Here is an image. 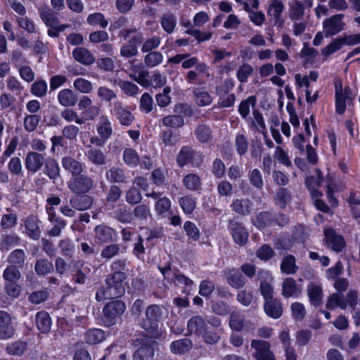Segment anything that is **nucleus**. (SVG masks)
<instances>
[{
    "label": "nucleus",
    "instance_id": "1",
    "mask_svg": "<svg viewBox=\"0 0 360 360\" xmlns=\"http://www.w3.org/2000/svg\"><path fill=\"white\" fill-rule=\"evenodd\" d=\"M162 316L161 307L158 304H150L145 311V316L139 319V326L150 338L158 339L160 333L158 330L159 323Z\"/></svg>",
    "mask_w": 360,
    "mask_h": 360
},
{
    "label": "nucleus",
    "instance_id": "2",
    "mask_svg": "<svg viewBox=\"0 0 360 360\" xmlns=\"http://www.w3.org/2000/svg\"><path fill=\"white\" fill-rule=\"evenodd\" d=\"M123 282L124 281L113 279L106 276L105 279V285L100 287L96 292V301L117 300V298L123 296L125 293Z\"/></svg>",
    "mask_w": 360,
    "mask_h": 360
},
{
    "label": "nucleus",
    "instance_id": "3",
    "mask_svg": "<svg viewBox=\"0 0 360 360\" xmlns=\"http://www.w3.org/2000/svg\"><path fill=\"white\" fill-rule=\"evenodd\" d=\"M204 156L200 151H197L191 146H184L176 155V161L179 167L191 165L199 167L203 163Z\"/></svg>",
    "mask_w": 360,
    "mask_h": 360
},
{
    "label": "nucleus",
    "instance_id": "4",
    "mask_svg": "<svg viewBox=\"0 0 360 360\" xmlns=\"http://www.w3.org/2000/svg\"><path fill=\"white\" fill-rule=\"evenodd\" d=\"M125 309V303L121 300H112L108 302L103 309L104 324L108 327L115 325Z\"/></svg>",
    "mask_w": 360,
    "mask_h": 360
},
{
    "label": "nucleus",
    "instance_id": "5",
    "mask_svg": "<svg viewBox=\"0 0 360 360\" xmlns=\"http://www.w3.org/2000/svg\"><path fill=\"white\" fill-rule=\"evenodd\" d=\"M227 229L236 244L239 246H244L247 244L249 233L241 222L237 221L236 218L231 219L228 221Z\"/></svg>",
    "mask_w": 360,
    "mask_h": 360
},
{
    "label": "nucleus",
    "instance_id": "6",
    "mask_svg": "<svg viewBox=\"0 0 360 360\" xmlns=\"http://www.w3.org/2000/svg\"><path fill=\"white\" fill-rule=\"evenodd\" d=\"M326 245L335 252H341L346 248V241L343 236L338 234L333 228L323 230Z\"/></svg>",
    "mask_w": 360,
    "mask_h": 360
},
{
    "label": "nucleus",
    "instance_id": "7",
    "mask_svg": "<svg viewBox=\"0 0 360 360\" xmlns=\"http://www.w3.org/2000/svg\"><path fill=\"white\" fill-rule=\"evenodd\" d=\"M110 112L122 126L129 127L135 120V117L129 110V107L124 105L120 101L114 102Z\"/></svg>",
    "mask_w": 360,
    "mask_h": 360
},
{
    "label": "nucleus",
    "instance_id": "8",
    "mask_svg": "<svg viewBox=\"0 0 360 360\" xmlns=\"http://www.w3.org/2000/svg\"><path fill=\"white\" fill-rule=\"evenodd\" d=\"M92 186L91 178L80 173L72 177L68 187L72 192L76 194H84L89 191Z\"/></svg>",
    "mask_w": 360,
    "mask_h": 360
},
{
    "label": "nucleus",
    "instance_id": "9",
    "mask_svg": "<svg viewBox=\"0 0 360 360\" xmlns=\"http://www.w3.org/2000/svg\"><path fill=\"white\" fill-rule=\"evenodd\" d=\"M251 347L255 349V358L256 360H276L273 352L271 350L270 343L262 340H253Z\"/></svg>",
    "mask_w": 360,
    "mask_h": 360
},
{
    "label": "nucleus",
    "instance_id": "10",
    "mask_svg": "<svg viewBox=\"0 0 360 360\" xmlns=\"http://www.w3.org/2000/svg\"><path fill=\"white\" fill-rule=\"evenodd\" d=\"M342 18V14H336L323 21V26L326 38L334 36L343 30L345 23Z\"/></svg>",
    "mask_w": 360,
    "mask_h": 360
},
{
    "label": "nucleus",
    "instance_id": "11",
    "mask_svg": "<svg viewBox=\"0 0 360 360\" xmlns=\"http://www.w3.org/2000/svg\"><path fill=\"white\" fill-rule=\"evenodd\" d=\"M283 10L284 5L281 0L270 1L267 9V15L274 18V26L276 27L278 30L282 29L284 26L285 20L281 16Z\"/></svg>",
    "mask_w": 360,
    "mask_h": 360
},
{
    "label": "nucleus",
    "instance_id": "12",
    "mask_svg": "<svg viewBox=\"0 0 360 360\" xmlns=\"http://www.w3.org/2000/svg\"><path fill=\"white\" fill-rule=\"evenodd\" d=\"M128 262L126 258L115 259L110 264L111 273L107 276L113 279L124 281L128 276Z\"/></svg>",
    "mask_w": 360,
    "mask_h": 360
},
{
    "label": "nucleus",
    "instance_id": "13",
    "mask_svg": "<svg viewBox=\"0 0 360 360\" xmlns=\"http://www.w3.org/2000/svg\"><path fill=\"white\" fill-rule=\"evenodd\" d=\"M45 160L44 155L36 151H30L25 156V165L28 172L36 173L42 168Z\"/></svg>",
    "mask_w": 360,
    "mask_h": 360
},
{
    "label": "nucleus",
    "instance_id": "14",
    "mask_svg": "<svg viewBox=\"0 0 360 360\" xmlns=\"http://www.w3.org/2000/svg\"><path fill=\"white\" fill-rule=\"evenodd\" d=\"M274 217H275V211H262L252 218V223L258 229L263 230L266 227L274 226Z\"/></svg>",
    "mask_w": 360,
    "mask_h": 360
},
{
    "label": "nucleus",
    "instance_id": "15",
    "mask_svg": "<svg viewBox=\"0 0 360 360\" xmlns=\"http://www.w3.org/2000/svg\"><path fill=\"white\" fill-rule=\"evenodd\" d=\"M225 276L227 283L235 289L243 288L247 283V279L240 269L237 268L227 269L225 271Z\"/></svg>",
    "mask_w": 360,
    "mask_h": 360
},
{
    "label": "nucleus",
    "instance_id": "16",
    "mask_svg": "<svg viewBox=\"0 0 360 360\" xmlns=\"http://www.w3.org/2000/svg\"><path fill=\"white\" fill-rule=\"evenodd\" d=\"M263 307L266 316L271 319H278L283 315V304L276 297L264 301Z\"/></svg>",
    "mask_w": 360,
    "mask_h": 360
},
{
    "label": "nucleus",
    "instance_id": "17",
    "mask_svg": "<svg viewBox=\"0 0 360 360\" xmlns=\"http://www.w3.org/2000/svg\"><path fill=\"white\" fill-rule=\"evenodd\" d=\"M15 333L10 314L0 310V340L12 338Z\"/></svg>",
    "mask_w": 360,
    "mask_h": 360
},
{
    "label": "nucleus",
    "instance_id": "18",
    "mask_svg": "<svg viewBox=\"0 0 360 360\" xmlns=\"http://www.w3.org/2000/svg\"><path fill=\"white\" fill-rule=\"evenodd\" d=\"M41 221L35 215L31 214L25 220V228L27 236L34 240H37L41 236L40 229Z\"/></svg>",
    "mask_w": 360,
    "mask_h": 360
},
{
    "label": "nucleus",
    "instance_id": "19",
    "mask_svg": "<svg viewBox=\"0 0 360 360\" xmlns=\"http://www.w3.org/2000/svg\"><path fill=\"white\" fill-rule=\"evenodd\" d=\"M207 326V321L201 316H193L187 322V333L200 336Z\"/></svg>",
    "mask_w": 360,
    "mask_h": 360
},
{
    "label": "nucleus",
    "instance_id": "20",
    "mask_svg": "<svg viewBox=\"0 0 360 360\" xmlns=\"http://www.w3.org/2000/svg\"><path fill=\"white\" fill-rule=\"evenodd\" d=\"M335 88V112L340 115H343L346 110V101L342 96V83L340 79L334 81Z\"/></svg>",
    "mask_w": 360,
    "mask_h": 360
},
{
    "label": "nucleus",
    "instance_id": "21",
    "mask_svg": "<svg viewBox=\"0 0 360 360\" xmlns=\"http://www.w3.org/2000/svg\"><path fill=\"white\" fill-rule=\"evenodd\" d=\"M43 172L53 183L60 177V168L58 162L53 158L48 157L44 163Z\"/></svg>",
    "mask_w": 360,
    "mask_h": 360
},
{
    "label": "nucleus",
    "instance_id": "22",
    "mask_svg": "<svg viewBox=\"0 0 360 360\" xmlns=\"http://www.w3.org/2000/svg\"><path fill=\"white\" fill-rule=\"evenodd\" d=\"M35 324L41 333H49L52 325V320L49 314L44 310L37 312L35 315Z\"/></svg>",
    "mask_w": 360,
    "mask_h": 360
},
{
    "label": "nucleus",
    "instance_id": "23",
    "mask_svg": "<svg viewBox=\"0 0 360 360\" xmlns=\"http://www.w3.org/2000/svg\"><path fill=\"white\" fill-rule=\"evenodd\" d=\"M72 57L77 62L86 66H90L95 62V57L93 53L84 47L74 49Z\"/></svg>",
    "mask_w": 360,
    "mask_h": 360
},
{
    "label": "nucleus",
    "instance_id": "24",
    "mask_svg": "<svg viewBox=\"0 0 360 360\" xmlns=\"http://www.w3.org/2000/svg\"><path fill=\"white\" fill-rule=\"evenodd\" d=\"M70 205L77 210H86L91 207L93 204V198L90 195L84 194H77L70 200Z\"/></svg>",
    "mask_w": 360,
    "mask_h": 360
},
{
    "label": "nucleus",
    "instance_id": "25",
    "mask_svg": "<svg viewBox=\"0 0 360 360\" xmlns=\"http://www.w3.org/2000/svg\"><path fill=\"white\" fill-rule=\"evenodd\" d=\"M95 238L98 243H105L112 241L115 231L113 229L103 225H98L95 227Z\"/></svg>",
    "mask_w": 360,
    "mask_h": 360
},
{
    "label": "nucleus",
    "instance_id": "26",
    "mask_svg": "<svg viewBox=\"0 0 360 360\" xmlns=\"http://www.w3.org/2000/svg\"><path fill=\"white\" fill-rule=\"evenodd\" d=\"M133 75L130 77L141 86H146L149 77V72L146 69V65L143 63L135 65L132 68Z\"/></svg>",
    "mask_w": 360,
    "mask_h": 360
},
{
    "label": "nucleus",
    "instance_id": "27",
    "mask_svg": "<svg viewBox=\"0 0 360 360\" xmlns=\"http://www.w3.org/2000/svg\"><path fill=\"white\" fill-rule=\"evenodd\" d=\"M63 167L72 173V177L82 173L83 165L70 156H65L61 160Z\"/></svg>",
    "mask_w": 360,
    "mask_h": 360
},
{
    "label": "nucleus",
    "instance_id": "28",
    "mask_svg": "<svg viewBox=\"0 0 360 360\" xmlns=\"http://www.w3.org/2000/svg\"><path fill=\"white\" fill-rule=\"evenodd\" d=\"M155 354L152 344L143 343L133 354V360H152Z\"/></svg>",
    "mask_w": 360,
    "mask_h": 360
},
{
    "label": "nucleus",
    "instance_id": "29",
    "mask_svg": "<svg viewBox=\"0 0 360 360\" xmlns=\"http://www.w3.org/2000/svg\"><path fill=\"white\" fill-rule=\"evenodd\" d=\"M307 295L310 304L315 307H318L322 303L323 290L320 285L312 283L307 288Z\"/></svg>",
    "mask_w": 360,
    "mask_h": 360
},
{
    "label": "nucleus",
    "instance_id": "30",
    "mask_svg": "<svg viewBox=\"0 0 360 360\" xmlns=\"http://www.w3.org/2000/svg\"><path fill=\"white\" fill-rule=\"evenodd\" d=\"M192 345V341L190 339L183 338L172 341L169 347L172 353L182 355L191 349Z\"/></svg>",
    "mask_w": 360,
    "mask_h": 360
},
{
    "label": "nucleus",
    "instance_id": "31",
    "mask_svg": "<svg viewBox=\"0 0 360 360\" xmlns=\"http://www.w3.org/2000/svg\"><path fill=\"white\" fill-rule=\"evenodd\" d=\"M183 185L189 191L198 193L202 191V180L196 174H187L183 179Z\"/></svg>",
    "mask_w": 360,
    "mask_h": 360
},
{
    "label": "nucleus",
    "instance_id": "32",
    "mask_svg": "<svg viewBox=\"0 0 360 360\" xmlns=\"http://www.w3.org/2000/svg\"><path fill=\"white\" fill-rule=\"evenodd\" d=\"M252 203L249 199H235L233 200L231 210L242 216H247L251 212Z\"/></svg>",
    "mask_w": 360,
    "mask_h": 360
},
{
    "label": "nucleus",
    "instance_id": "33",
    "mask_svg": "<svg viewBox=\"0 0 360 360\" xmlns=\"http://www.w3.org/2000/svg\"><path fill=\"white\" fill-rule=\"evenodd\" d=\"M196 139L200 143H207L212 139V131L210 127L205 124H200L194 130Z\"/></svg>",
    "mask_w": 360,
    "mask_h": 360
},
{
    "label": "nucleus",
    "instance_id": "34",
    "mask_svg": "<svg viewBox=\"0 0 360 360\" xmlns=\"http://www.w3.org/2000/svg\"><path fill=\"white\" fill-rule=\"evenodd\" d=\"M58 101L61 105L70 107L76 104L77 98L72 90L63 89L58 92Z\"/></svg>",
    "mask_w": 360,
    "mask_h": 360
},
{
    "label": "nucleus",
    "instance_id": "35",
    "mask_svg": "<svg viewBox=\"0 0 360 360\" xmlns=\"http://www.w3.org/2000/svg\"><path fill=\"white\" fill-rule=\"evenodd\" d=\"M280 268L281 272L285 274H295L299 269L296 264L295 257L292 255L285 256L281 261Z\"/></svg>",
    "mask_w": 360,
    "mask_h": 360
},
{
    "label": "nucleus",
    "instance_id": "36",
    "mask_svg": "<svg viewBox=\"0 0 360 360\" xmlns=\"http://www.w3.org/2000/svg\"><path fill=\"white\" fill-rule=\"evenodd\" d=\"M86 156L88 160L95 165L101 166L106 163V156L99 148L90 146L86 153Z\"/></svg>",
    "mask_w": 360,
    "mask_h": 360
},
{
    "label": "nucleus",
    "instance_id": "37",
    "mask_svg": "<svg viewBox=\"0 0 360 360\" xmlns=\"http://www.w3.org/2000/svg\"><path fill=\"white\" fill-rule=\"evenodd\" d=\"M105 338V333L99 328H91L86 330L84 334L86 343L91 345H97Z\"/></svg>",
    "mask_w": 360,
    "mask_h": 360
},
{
    "label": "nucleus",
    "instance_id": "38",
    "mask_svg": "<svg viewBox=\"0 0 360 360\" xmlns=\"http://www.w3.org/2000/svg\"><path fill=\"white\" fill-rule=\"evenodd\" d=\"M171 206L172 202L169 198L166 196L161 197L155 203V210L158 215L165 217L167 213L173 214Z\"/></svg>",
    "mask_w": 360,
    "mask_h": 360
},
{
    "label": "nucleus",
    "instance_id": "39",
    "mask_svg": "<svg viewBox=\"0 0 360 360\" xmlns=\"http://www.w3.org/2000/svg\"><path fill=\"white\" fill-rule=\"evenodd\" d=\"M123 162L131 168H135L139 163V155L137 151L132 148H125L122 155Z\"/></svg>",
    "mask_w": 360,
    "mask_h": 360
},
{
    "label": "nucleus",
    "instance_id": "40",
    "mask_svg": "<svg viewBox=\"0 0 360 360\" xmlns=\"http://www.w3.org/2000/svg\"><path fill=\"white\" fill-rule=\"evenodd\" d=\"M347 202L352 217L355 219H360V199L356 197V191L349 192Z\"/></svg>",
    "mask_w": 360,
    "mask_h": 360
},
{
    "label": "nucleus",
    "instance_id": "41",
    "mask_svg": "<svg viewBox=\"0 0 360 360\" xmlns=\"http://www.w3.org/2000/svg\"><path fill=\"white\" fill-rule=\"evenodd\" d=\"M53 264L47 259H37L34 264V271L38 276H46L53 271Z\"/></svg>",
    "mask_w": 360,
    "mask_h": 360
},
{
    "label": "nucleus",
    "instance_id": "42",
    "mask_svg": "<svg viewBox=\"0 0 360 360\" xmlns=\"http://www.w3.org/2000/svg\"><path fill=\"white\" fill-rule=\"evenodd\" d=\"M86 22L92 27H100L105 29L108 25V20L105 19V15L101 12L90 13L86 18Z\"/></svg>",
    "mask_w": 360,
    "mask_h": 360
},
{
    "label": "nucleus",
    "instance_id": "43",
    "mask_svg": "<svg viewBox=\"0 0 360 360\" xmlns=\"http://www.w3.org/2000/svg\"><path fill=\"white\" fill-rule=\"evenodd\" d=\"M97 131L101 138L108 140L112 134V123L107 117H102L97 127Z\"/></svg>",
    "mask_w": 360,
    "mask_h": 360
},
{
    "label": "nucleus",
    "instance_id": "44",
    "mask_svg": "<svg viewBox=\"0 0 360 360\" xmlns=\"http://www.w3.org/2000/svg\"><path fill=\"white\" fill-rule=\"evenodd\" d=\"M179 203L186 214H191L195 209L196 198L191 195H184L179 198Z\"/></svg>",
    "mask_w": 360,
    "mask_h": 360
},
{
    "label": "nucleus",
    "instance_id": "45",
    "mask_svg": "<svg viewBox=\"0 0 360 360\" xmlns=\"http://www.w3.org/2000/svg\"><path fill=\"white\" fill-rule=\"evenodd\" d=\"M300 292L295 280L292 277L286 278L283 283L282 295L285 297L294 296L297 292Z\"/></svg>",
    "mask_w": 360,
    "mask_h": 360
},
{
    "label": "nucleus",
    "instance_id": "46",
    "mask_svg": "<svg viewBox=\"0 0 360 360\" xmlns=\"http://www.w3.org/2000/svg\"><path fill=\"white\" fill-rule=\"evenodd\" d=\"M106 179L111 183H124L126 181L124 170L118 167H112L107 172Z\"/></svg>",
    "mask_w": 360,
    "mask_h": 360
},
{
    "label": "nucleus",
    "instance_id": "47",
    "mask_svg": "<svg viewBox=\"0 0 360 360\" xmlns=\"http://www.w3.org/2000/svg\"><path fill=\"white\" fill-rule=\"evenodd\" d=\"M148 84L147 85L142 86L146 89L152 86L157 89L164 86L166 84L167 77L166 76L162 75L159 70H156L153 72L150 79V77H148Z\"/></svg>",
    "mask_w": 360,
    "mask_h": 360
},
{
    "label": "nucleus",
    "instance_id": "48",
    "mask_svg": "<svg viewBox=\"0 0 360 360\" xmlns=\"http://www.w3.org/2000/svg\"><path fill=\"white\" fill-rule=\"evenodd\" d=\"M344 45L345 41L342 39V37L339 36L333 39L329 44L322 49L321 54L323 57H328L340 50Z\"/></svg>",
    "mask_w": 360,
    "mask_h": 360
},
{
    "label": "nucleus",
    "instance_id": "49",
    "mask_svg": "<svg viewBox=\"0 0 360 360\" xmlns=\"http://www.w3.org/2000/svg\"><path fill=\"white\" fill-rule=\"evenodd\" d=\"M20 241V238L15 233L6 234L3 236L0 243V249L1 251H8L14 246L19 245Z\"/></svg>",
    "mask_w": 360,
    "mask_h": 360
},
{
    "label": "nucleus",
    "instance_id": "50",
    "mask_svg": "<svg viewBox=\"0 0 360 360\" xmlns=\"http://www.w3.org/2000/svg\"><path fill=\"white\" fill-rule=\"evenodd\" d=\"M193 94L195 101L198 106L209 105L212 102V98L207 91H202L200 89H195L193 91Z\"/></svg>",
    "mask_w": 360,
    "mask_h": 360
},
{
    "label": "nucleus",
    "instance_id": "51",
    "mask_svg": "<svg viewBox=\"0 0 360 360\" xmlns=\"http://www.w3.org/2000/svg\"><path fill=\"white\" fill-rule=\"evenodd\" d=\"M163 55L160 51H150L144 56V64L148 68H154L162 63Z\"/></svg>",
    "mask_w": 360,
    "mask_h": 360
},
{
    "label": "nucleus",
    "instance_id": "52",
    "mask_svg": "<svg viewBox=\"0 0 360 360\" xmlns=\"http://www.w3.org/2000/svg\"><path fill=\"white\" fill-rule=\"evenodd\" d=\"M121 196L122 191L120 187L113 184L110 186V188L107 193L105 200L109 205L115 207V205L120 199Z\"/></svg>",
    "mask_w": 360,
    "mask_h": 360
},
{
    "label": "nucleus",
    "instance_id": "53",
    "mask_svg": "<svg viewBox=\"0 0 360 360\" xmlns=\"http://www.w3.org/2000/svg\"><path fill=\"white\" fill-rule=\"evenodd\" d=\"M162 124L163 126L176 129L184 125V120L180 115H167L162 119Z\"/></svg>",
    "mask_w": 360,
    "mask_h": 360
},
{
    "label": "nucleus",
    "instance_id": "54",
    "mask_svg": "<svg viewBox=\"0 0 360 360\" xmlns=\"http://www.w3.org/2000/svg\"><path fill=\"white\" fill-rule=\"evenodd\" d=\"M48 85L44 79H37L32 83L30 92L37 97H44L47 93Z\"/></svg>",
    "mask_w": 360,
    "mask_h": 360
},
{
    "label": "nucleus",
    "instance_id": "55",
    "mask_svg": "<svg viewBox=\"0 0 360 360\" xmlns=\"http://www.w3.org/2000/svg\"><path fill=\"white\" fill-rule=\"evenodd\" d=\"M132 214L136 219L146 221L148 217L151 216L150 207L146 204H138L134 208Z\"/></svg>",
    "mask_w": 360,
    "mask_h": 360
},
{
    "label": "nucleus",
    "instance_id": "56",
    "mask_svg": "<svg viewBox=\"0 0 360 360\" xmlns=\"http://www.w3.org/2000/svg\"><path fill=\"white\" fill-rule=\"evenodd\" d=\"M114 217L122 224L131 223L133 220V214L127 207H120L114 212Z\"/></svg>",
    "mask_w": 360,
    "mask_h": 360
},
{
    "label": "nucleus",
    "instance_id": "57",
    "mask_svg": "<svg viewBox=\"0 0 360 360\" xmlns=\"http://www.w3.org/2000/svg\"><path fill=\"white\" fill-rule=\"evenodd\" d=\"M161 26L162 29L168 34L173 32L176 25V19L173 14L167 13L164 14L161 18Z\"/></svg>",
    "mask_w": 360,
    "mask_h": 360
},
{
    "label": "nucleus",
    "instance_id": "58",
    "mask_svg": "<svg viewBox=\"0 0 360 360\" xmlns=\"http://www.w3.org/2000/svg\"><path fill=\"white\" fill-rule=\"evenodd\" d=\"M215 284L212 281L209 279L202 280L199 285L198 293L200 295L209 299L212 294L214 292Z\"/></svg>",
    "mask_w": 360,
    "mask_h": 360
},
{
    "label": "nucleus",
    "instance_id": "59",
    "mask_svg": "<svg viewBox=\"0 0 360 360\" xmlns=\"http://www.w3.org/2000/svg\"><path fill=\"white\" fill-rule=\"evenodd\" d=\"M253 70V68L251 65L248 63L242 64L239 66L236 72L238 80L242 84L246 83L248 80V77L252 74Z\"/></svg>",
    "mask_w": 360,
    "mask_h": 360
},
{
    "label": "nucleus",
    "instance_id": "60",
    "mask_svg": "<svg viewBox=\"0 0 360 360\" xmlns=\"http://www.w3.org/2000/svg\"><path fill=\"white\" fill-rule=\"evenodd\" d=\"M211 172L215 179H222L226 174L224 162L219 158H215L212 164Z\"/></svg>",
    "mask_w": 360,
    "mask_h": 360
},
{
    "label": "nucleus",
    "instance_id": "61",
    "mask_svg": "<svg viewBox=\"0 0 360 360\" xmlns=\"http://www.w3.org/2000/svg\"><path fill=\"white\" fill-rule=\"evenodd\" d=\"M142 198L141 191L135 186L130 187L126 192L125 199L129 205H138Z\"/></svg>",
    "mask_w": 360,
    "mask_h": 360
},
{
    "label": "nucleus",
    "instance_id": "62",
    "mask_svg": "<svg viewBox=\"0 0 360 360\" xmlns=\"http://www.w3.org/2000/svg\"><path fill=\"white\" fill-rule=\"evenodd\" d=\"M58 247L61 250V253L66 257L71 258L75 254V245L74 243L69 238L60 240L58 243Z\"/></svg>",
    "mask_w": 360,
    "mask_h": 360
},
{
    "label": "nucleus",
    "instance_id": "63",
    "mask_svg": "<svg viewBox=\"0 0 360 360\" xmlns=\"http://www.w3.org/2000/svg\"><path fill=\"white\" fill-rule=\"evenodd\" d=\"M27 347V343L25 341L17 340L8 345L7 352L11 355L21 356L23 354Z\"/></svg>",
    "mask_w": 360,
    "mask_h": 360
},
{
    "label": "nucleus",
    "instance_id": "64",
    "mask_svg": "<svg viewBox=\"0 0 360 360\" xmlns=\"http://www.w3.org/2000/svg\"><path fill=\"white\" fill-rule=\"evenodd\" d=\"M3 277L5 280V283L15 282L20 279V273L17 266L11 265L4 269Z\"/></svg>",
    "mask_w": 360,
    "mask_h": 360
}]
</instances>
